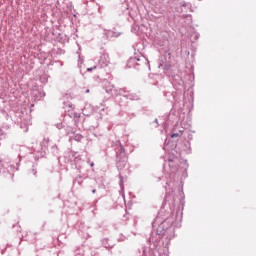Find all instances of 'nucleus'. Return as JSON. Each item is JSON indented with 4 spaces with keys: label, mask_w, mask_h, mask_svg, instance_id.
I'll return each mask as SVG.
<instances>
[{
    "label": "nucleus",
    "mask_w": 256,
    "mask_h": 256,
    "mask_svg": "<svg viewBox=\"0 0 256 256\" xmlns=\"http://www.w3.org/2000/svg\"><path fill=\"white\" fill-rule=\"evenodd\" d=\"M93 69H97V66H94L92 68H87V71H93Z\"/></svg>",
    "instance_id": "ddd939ff"
},
{
    "label": "nucleus",
    "mask_w": 256,
    "mask_h": 256,
    "mask_svg": "<svg viewBox=\"0 0 256 256\" xmlns=\"http://www.w3.org/2000/svg\"><path fill=\"white\" fill-rule=\"evenodd\" d=\"M173 225V221L171 219L167 218L164 220L156 229V235H158L159 239L162 237H165V234L168 233L169 229H171Z\"/></svg>",
    "instance_id": "f03ea898"
},
{
    "label": "nucleus",
    "mask_w": 256,
    "mask_h": 256,
    "mask_svg": "<svg viewBox=\"0 0 256 256\" xmlns=\"http://www.w3.org/2000/svg\"><path fill=\"white\" fill-rule=\"evenodd\" d=\"M92 193H97V189H93V190H92Z\"/></svg>",
    "instance_id": "4be33fe9"
},
{
    "label": "nucleus",
    "mask_w": 256,
    "mask_h": 256,
    "mask_svg": "<svg viewBox=\"0 0 256 256\" xmlns=\"http://www.w3.org/2000/svg\"><path fill=\"white\" fill-rule=\"evenodd\" d=\"M181 5L184 8L187 7V9H191V3L183 2Z\"/></svg>",
    "instance_id": "f8f14e48"
},
{
    "label": "nucleus",
    "mask_w": 256,
    "mask_h": 256,
    "mask_svg": "<svg viewBox=\"0 0 256 256\" xmlns=\"http://www.w3.org/2000/svg\"><path fill=\"white\" fill-rule=\"evenodd\" d=\"M120 185H123V177L120 179Z\"/></svg>",
    "instance_id": "412c9836"
},
{
    "label": "nucleus",
    "mask_w": 256,
    "mask_h": 256,
    "mask_svg": "<svg viewBox=\"0 0 256 256\" xmlns=\"http://www.w3.org/2000/svg\"><path fill=\"white\" fill-rule=\"evenodd\" d=\"M183 134V131H179V133H173L172 135H171V138L172 139H175V137H179V135H182Z\"/></svg>",
    "instance_id": "9b49d317"
},
{
    "label": "nucleus",
    "mask_w": 256,
    "mask_h": 256,
    "mask_svg": "<svg viewBox=\"0 0 256 256\" xmlns=\"http://www.w3.org/2000/svg\"><path fill=\"white\" fill-rule=\"evenodd\" d=\"M75 161H81V157L77 156V157L75 158Z\"/></svg>",
    "instance_id": "f3484780"
},
{
    "label": "nucleus",
    "mask_w": 256,
    "mask_h": 256,
    "mask_svg": "<svg viewBox=\"0 0 256 256\" xmlns=\"http://www.w3.org/2000/svg\"><path fill=\"white\" fill-rule=\"evenodd\" d=\"M133 61H142V63H145V65H147V58H145L143 56L140 58L134 57Z\"/></svg>",
    "instance_id": "6e6552de"
},
{
    "label": "nucleus",
    "mask_w": 256,
    "mask_h": 256,
    "mask_svg": "<svg viewBox=\"0 0 256 256\" xmlns=\"http://www.w3.org/2000/svg\"><path fill=\"white\" fill-rule=\"evenodd\" d=\"M57 129H63V124H57Z\"/></svg>",
    "instance_id": "4468645a"
},
{
    "label": "nucleus",
    "mask_w": 256,
    "mask_h": 256,
    "mask_svg": "<svg viewBox=\"0 0 256 256\" xmlns=\"http://www.w3.org/2000/svg\"><path fill=\"white\" fill-rule=\"evenodd\" d=\"M80 179H81V176H78V177L76 178V181L81 185Z\"/></svg>",
    "instance_id": "2eb2a0df"
},
{
    "label": "nucleus",
    "mask_w": 256,
    "mask_h": 256,
    "mask_svg": "<svg viewBox=\"0 0 256 256\" xmlns=\"http://www.w3.org/2000/svg\"><path fill=\"white\" fill-rule=\"evenodd\" d=\"M177 158H169L168 159V165L172 171V173H175L177 171V168L179 167V164L177 163Z\"/></svg>",
    "instance_id": "7ed1b4c3"
},
{
    "label": "nucleus",
    "mask_w": 256,
    "mask_h": 256,
    "mask_svg": "<svg viewBox=\"0 0 256 256\" xmlns=\"http://www.w3.org/2000/svg\"><path fill=\"white\" fill-rule=\"evenodd\" d=\"M154 123H156V125H159V120L155 119Z\"/></svg>",
    "instance_id": "6ab92c4d"
},
{
    "label": "nucleus",
    "mask_w": 256,
    "mask_h": 256,
    "mask_svg": "<svg viewBox=\"0 0 256 256\" xmlns=\"http://www.w3.org/2000/svg\"><path fill=\"white\" fill-rule=\"evenodd\" d=\"M0 165L3 169H9V160H0Z\"/></svg>",
    "instance_id": "423d86ee"
},
{
    "label": "nucleus",
    "mask_w": 256,
    "mask_h": 256,
    "mask_svg": "<svg viewBox=\"0 0 256 256\" xmlns=\"http://www.w3.org/2000/svg\"><path fill=\"white\" fill-rule=\"evenodd\" d=\"M121 35V33H117L115 31H112V30H107L105 33H104V37L106 39H113V37H119Z\"/></svg>",
    "instance_id": "39448f33"
},
{
    "label": "nucleus",
    "mask_w": 256,
    "mask_h": 256,
    "mask_svg": "<svg viewBox=\"0 0 256 256\" xmlns=\"http://www.w3.org/2000/svg\"><path fill=\"white\" fill-rule=\"evenodd\" d=\"M178 85H183V80H179Z\"/></svg>",
    "instance_id": "a211bd4d"
},
{
    "label": "nucleus",
    "mask_w": 256,
    "mask_h": 256,
    "mask_svg": "<svg viewBox=\"0 0 256 256\" xmlns=\"http://www.w3.org/2000/svg\"><path fill=\"white\" fill-rule=\"evenodd\" d=\"M82 140H83V135H81V134H75L74 135V141H77L78 143H81Z\"/></svg>",
    "instance_id": "0eeeda50"
},
{
    "label": "nucleus",
    "mask_w": 256,
    "mask_h": 256,
    "mask_svg": "<svg viewBox=\"0 0 256 256\" xmlns=\"http://www.w3.org/2000/svg\"><path fill=\"white\" fill-rule=\"evenodd\" d=\"M95 166V163L94 162H91L90 163V167H94Z\"/></svg>",
    "instance_id": "aec40b11"
},
{
    "label": "nucleus",
    "mask_w": 256,
    "mask_h": 256,
    "mask_svg": "<svg viewBox=\"0 0 256 256\" xmlns=\"http://www.w3.org/2000/svg\"><path fill=\"white\" fill-rule=\"evenodd\" d=\"M86 93H90V90H89V89H87V90H86Z\"/></svg>",
    "instance_id": "b1692460"
},
{
    "label": "nucleus",
    "mask_w": 256,
    "mask_h": 256,
    "mask_svg": "<svg viewBox=\"0 0 256 256\" xmlns=\"http://www.w3.org/2000/svg\"><path fill=\"white\" fill-rule=\"evenodd\" d=\"M3 135H4L3 130H0V139H3Z\"/></svg>",
    "instance_id": "dca6fc26"
},
{
    "label": "nucleus",
    "mask_w": 256,
    "mask_h": 256,
    "mask_svg": "<svg viewBox=\"0 0 256 256\" xmlns=\"http://www.w3.org/2000/svg\"><path fill=\"white\" fill-rule=\"evenodd\" d=\"M129 99H131L132 101H139L140 98L137 95H130Z\"/></svg>",
    "instance_id": "9d476101"
},
{
    "label": "nucleus",
    "mask_w": 256,
    "mask_h": 256,
    "mask_svg": "<svg viewBox=\"0 0 256 256\" xmlns=\"http://www.w3.org/2000/svg\"><path fill=\"white\" fill-rule=\"evenodd\" d=\"M116 167L119 170L127 167V154L125 148L121 145L116 148Z\"/></svg>",
    "instance_id": "f257e3e1"
},
{
    "label": "nucleus",
    "mask_w": 256,
    "mask_h": 256,
    "mask_svg": "<svg viewBox=\"0 0 256 256\" xmlns=\"http://www.w3.org/2000/svg\"><path fill=\"white\" fill-rule=\"evenodd\" d=\"M32 171H34V175H36V174H37V171H35V169H32Z\"/></svg>",
    "instance_id": "5701e85b"
},
{
    "label": "nucleus",
    "mask_w": 256,
    "mask_h": 256,
    "mask_svg": "<svg viewBox=\"0 0 256 256\" xmlns=\"http://www.w3.org/2000/svg\"><path fill=\"white\" fill-rule=\"evenodd\" d=\"M171 199H174L173 194L166 193L165 201H171Z\"/></svg>",
    "instance_id": "1a4fd4ad"
},
{
    "label": "nucleus",
    "mask_w": 256,
    "mask_h": 256,
    "mask_svg": "<svg viewBox=\"0 0 256 256\" xmlns=\"http://www.w3.org/2000/svg\"><path fill=\"white\" fill-rule=\"evenodd\" d=\"M103 89L106 91V93H113V89H115V86L111 84L108 80L103 81Z\"/></svg>",
    "instance_id": "20e7f679"
}]
</instances>
